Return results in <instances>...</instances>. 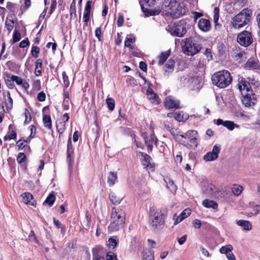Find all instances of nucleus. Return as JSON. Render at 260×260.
I'll return each mask as SVG.
<instances>
[{"label": "nucleus", "mask_w": 260, "mask_h": 260, "mask_svg": "<svg viewBox=\"0 0 260 260\" xmlns=\"http://www.w3.org/2000/svg\"><path fill=\"white\" fill-rule=\"evenodd\" d=\"M188 3L186 0H170L165 2L161 7L163 15L177 19L186 15L188 12Z\"/></svg>", "instance_id": "f257e3e1"}, {"label": "nucleus", "mask_w": 260, "mask_h": 260, "mask_svg": "<svg viewBox=\"0 0 260 260\" xmlns=\"http://www.w3.org/2000/svg\"><path fill=\"white\" fill-rule=\"evenodd\" d=\"M125 212L121 208L113 207L112 208L110 224L108 226L109 231H116L123 226L125 223Z\"/></svg>", "instance_id": "f03ea898"}, {"label": "nucleus", "mask_w": 260, "mask_h": 260, "mask_svg": "<svg viewBox=\"0 0 260 260\" xmlns=\"http://www.w3.org/2000/svg\"><path fill=\"white\" fill-rule=\"evenodd\" d=\"M252 16V10L245 8L232 19L231 24L235 28L243 27L250 22Z\"/></svg>", "instance_id": "7ed1b4c3"}, {"label": "nucleus", "mask_w": 260, "mask_h": 260, "mask_svg": "<svg viewBox=\"0 0 260 260\" xmlns=\"http://www.w3.org/2000/svg\"><path fill=\"white\" fill-rule=\"evenodd\" d=\"M212 81L214 85L223 88L231 83L232 78L228 71L223 70L214 73L212 76Z\"/></svg>", "instance_id": "20e7f679"}, {"label": "nucleus", "mask_w": 260, "mask_h": 260, "mask_svg": "<svg viewBox=\"0 0 260 260\" xmlns=\"http://www.w3.org/2000/svg\"><path fill=\"white\" fill-rule=\"evenodd\" d=\"M166 214L159 211L151 208L149 211V221L154 230L161 229L165 223Z\"/></svg>", "instance_id": "39448f33"}, {"label": "nucleus", "mask_w": 260, "mask_h": 260, "mask_svg": "<svg viewBox=\"0 0 260 260\" xmlns=\"http://www.w3.org/2000/svg\"><path fill=\"white\" fill-rule=\"evenodd\" d=\"M182 51L189 56H193L198 53L201 49V46L192 38H186L181 42Z\"/></svg>", "instance_id": "423d86ee"}, {"label": "nucleus", "mask_w": 260, "mask_h": 260, "mask_svg": "<svg viewBox=\"0 0 260 260\" xmlns=\"http://www.w3.org/2000/svg\"><path fill=\"white\" fill-rule=\"evenodd\" d=\"M248 81H247L245 78L243 77H240L238 78V87L239 90L243 93L244 92H251L253 91L251 86L254 87H258L259 83L257 81H255L254 79L251 80L250 78H248Z\"/></svg>", "instance_id": "0eeeda50"}, {"label": "nucleus", "mask_w": 260, "mask_h": 260, "mask_svg": "<svg viewBox=\"0 0 260 260\" xmlns=\"http://www.w3.org/2000/svg\"><path fill=\"white\" fill-rule=\"evenodd\" d=\"M170 34L174 36L182 37L186 32V24L184 20L176 22L170 30Z\"/></svg>", "instance_id": "6e6552de"}, {"label": "nucleus", "mask_w": 260, "mask_h": 260, "mask_svg": "<svg viewBox=\"0 0 260 260\" xmlns=\"http://www.w3.org/2000/svg\"><path fill=\"white\" fill-rule=\"evenodd\" d=\"M253 39L251 34L246 30L243 31L240 33L237 37L238 42L242 46L247 47L249 46L252 42Z\"/></svg>", "instance_id": "1a4fd4ad"}, {"label": "nucleus", "mask_w": 260, "mask_h": 260, "mask_svg": "<svg viewBox=\"0 0 260 260\" xmlns=\"http://www.w3.org/2000/svg\"><path fill=\"white\" fill-rule=\"evenodd\" d=\"M140 3L141 9L146 16H153L159 14V12L157 11H154L153 10L145 8V6L146 7L152 6L154 4L155 0H140Z\"/></svg>", "instance_id": "9d476101"}, {"label": "nucleus", "mask_w": 260, "mask_h": 260, "mask_svg": "<svg viewBox=\"0 0 260 260\" xmlns=\"http://www.w3.org/2000/svg\"><path fill=\"white\" fill-rule=\"evenodd\" d=\"M256 99L253 91L246 93L242 99V104L246 107H252L256 103Z\"/></svg>", "instance_id": "9b49d317"}, {"label": "nucleus", "mask_w": 260, "mask_h": 260, "mask_svg": "<svg viewBox=\"0 0 260 260\" xmlns=\"http://www.w3.org/2000/svg\"><path fill=\"white\" fill-rule=\"evenodd\" d=\"M164 105L167 109H180V101L173 96H169L165 98Z\"/></svg>", "instance_id": "f8f14e48"}, {"label": "nucleus", "mask_w": 260, "mask_h": 260, "mask_svg": "<svg viewBox=\"0 0 260 260\" xmlns=\"http://www.w3.org/2000/svg\"><path fill=\"white\" fill-rule=\"evenodd\" d=\"M220 151V146L215 145L211 151L208 152L204 156V159L206 161H213L216 159Z\"/></svg>", "instance_id": "ddd939ff"}, {"label": "nucleus", "mask_w": 260, "mask_h": 260, "mask_svg": "<svg viewBox=\"0 0 260 260\" xmlns=\"http://www.w3.org/2000/svg\"><path fill=\"white\" fill-rule=\"evenodd\" d=\"M191 214V210L189 209H186L183 210L179 216H177L175 214L173 216V219L174 220V225H177L183 219L187 217Z\"/></svg>", "instance_id": "4468645a"}, {"label": "nucleus", "mask_w": 260, "mask_h": 260, "mask_svg": "<svg viewBox=\"0 0 260 260\" xmlns=\"http://www.w3.org/2000/svg\"><path fill=\"white\" fill-rule=\"evenodd\" d=\"M198 25L199 29L204 32L209 31L211 27L210 21L208 19L204 18L199 20Z\"/></svg>", "instance_id": "2eb2a0df"}, {"label": "nucleus", "mask_w": 260, "mask_h": 260, "mask_svg": "<svg viewBox=\"0 0 260 260\" xmlns=\"http://www.w3.org/2000/svg\"><path fill=\"white\" fill-rule=\"evenodd\" d=\"M139 154L141 155V157L144 158L142 161L143 165L147 168L151 169V171H153L154 169L153 164L151 163V157L146 153L142 152H140Z\"/></svg>", "instance_id": "dca6fc26"}, {"label": "nucleus", "mask_w": 260, "mask_h": 260, "mask_svg": "<svg viewBox=\"0 0 260 260\" xmlns=\"http://www.w3.org/2000/svg\"><path fill=\"white\" fill-rule=\"evenodd\" d=\"M236 223L238 226L242 227L243 230L245 231H250L252 229V224L248 220L241 219L237 221Z\"/></svg>", "instance_id": "f3484780"}, {"label": "nucleus", "mask_w": 260, "mask_h": 260, "mask_svg": "<svg viewBox=\"0 0 260 260\" xmlns=\"http://www.w3.org/2000/svg\"><path fill=\"white\" fill-rule=\"evenodd\" d=\"M136 41L135 37L132 34L128 35L125 39L124 42V45L125 47H128L132 49L134 48V43Z\"/></svg>", "instance_id": "a211bd4d"}, {"label": "nucleus", "mask_w": 260, "mask_h": 260, "mask_svg": "<svg viewBox=\"0 0 260 260\" xmlns=\"http://www.w3.org/2000/svg\"><path fill=\"white\" fill-rule=\"evenodd\" d=\"M73 159V150L72 148V144L71 142V138H69L68 141L67 145V161L70 162Z\"/></svg>", "instance_id": "6ab92c4d"}, {"label": "nucleus", "mask_w": 260, "mask_h": 260, "mask_svg": "<svg viewBox=\"0 0 260 260\" xmlns=\"http://www.w3.org/2000/svg\"><path fill=\"white\" fill-rule=\"evenodd\" d=\"M145 139V143L146 145L148 147V149L150 151H151L152 149L153 146V143L155 142L156 143V138L155 137L154 134H151L150 137L149 138H144Z\"/></svg>", "instance_id": "aec40b11"}, {"label": "nucleus", "mask_w": 260, "mask_h": 260, "mask_svg": "<svg viewBox=\"0 0 260 260\" xmlns=\"http://www.w3.org/2000/svg\"><path fill=\"white\" fill-rule=\"evenodd\" d=\"M16 138V133L13 130V126L10 124L9 126V132L8 134L4 137L5 141L15 139Z\"/></svg>", "instance_id": "412c9836"}, {"label": "nucleus", "mask_w": 260, "mask_h": 260, "mask_svg": "<svg viewBox=\"0 0 260 260\" xmlns=\"http://www.w3.org/2000/svg\"><path fill=\"white\" fill-rule=\"evenodd\" d=\"M23 203L30 205H34L32 195L29 192H25L21 195Z\"/></svg>", "instance_id": "4be33fe9"}, {"label": "nucleus", "mask_w": 260, "mask_h": 260, "mask_svg": "<svg viewBox=\"0 0 260 260\" xmlns=\"http://www.w3.org/2000/svg\"><path fill=\"white\" fill-rule=\"evenodd\" d=\"M117 181V175L115 173L110 172L107 177V182L110 186H113Z\"/></svg>", "instance_id": "5701e85b"}, {"label": "nucleus", "mask_w": 260, "mask_h": 260, "mask_svg": "<svg viewBox=\"0 0 260 260\" xmlns=\"http://www.w3.org/2000/svg\"><path fill=\"white\" fill-rule=\"evenodd\" d=\"M43 122L44 126L50 129L52 128V122L51 117L47 114L43 115Z\"/></svg>", "instance_id": "b1692460"}, {"label": "nucleus", "mask_w": 260, "mask_h": 260, "mask_svg": "<svg viewBox=\"0 0 260 260\" xmlns=\"http://www.w3.org/2000/svg\"><path fill=\"white\" fill-rule=\"evenodd\" d=\"M189 117L187 113H183V112H180L178 113L176 112L175 115V119L178 121H184L186 120Z\"/></svg>", "instance_id": "393cba45"}, {"label": "nucleus", "mask_w": 260, "mask_h": 260, "mask_svg": "<svg viewBox=\"0 0 260 260\" xmlns=\"http://www.w3.org/2000/svg\"><path fill=\"white\" fill-rule=\"evenodd\" d=\"M147 96L149 100H152V102L155 103L156 104H159V102L158 100V97L155 93H154L152 90H147Z\"/></svg>", "instance_id": "a878e982"}, {"label": "nucleus", "mask_w": 260, "mask_h": 260, "mask_svg": "<svg viewBox=\"0 0 260 260\" xmlns=\"http://www.w3.org/2000/svg\"><path fill=\"white\" fill-rule=\"evenodd\" d=\"M203 205L206 208H212L214 209H216L218 206L217 204L215 202L208 199L203 201Z\"/></svg>", "instance_id": "bb28decb"}, {"label": "nucleus", "mask_w": 260, "mask_h": 260, "mask_svg": "<svg viewBox=\"0 0 260 260\" xmlns=\"http://www.w3.org/2000/svg\"><path fill=\"white\" fill-rule=\"evenodd\" d=\"M170 55V51L168 50L166 52H162L160 55L158 56V64L161 65L165 61L167 60V59L168 58V57Z\"/></svg>", "instance_id": "cd10ccee"}, {"label": "nucleus", "mask_w": 260, "mask_h": 260, "mask_svg": "<svg viewBox=\"0 0 260 260\" xmlns=\"http://www.w3.org/2000/svg\"><path fill=\"white\" fill-rule=\"evenodd\" d=\"M35 75L37 76H40L42 74V63L41 59H38L36 60L35 63Z\"/></svg>", "instance_id": "c85d7f7f"}, {"label": "nucleus", "mask_w": 260, "mask_h": 260, "mask_svg": "<svg viewBox=\"0 0 260 260\" xmlns=\"http://www.w3.org/2000/svg\"><path fill=\"white\" fill-rule=\"evenodd\" d=\"M182 138H187L190 140L192 138L198 137V132L194 130H190L187 131L184 135H180Z\"/></svg>", "instance_id": "c756f323"}, {"label": "nucleus", "mask_w": 260, "mask_h": 260, "mask_svg": "<svg viewBox=\"0 0 260 260\" xmlns=\"http://www.w3.org/2000/svg\"><path fill=\"white\" fill-rule=\"evenodd\" d=\"M109 198L112 203L116 204H119L122 199V197H117L114 192L110 193Z\"/></svg>", "instance_id": "7c9ffc66"}, {"label": "nucleus", "mask_w": 260, "mask_h": 260, "mask_svg": "<svg viewBox=\"0 0 260 260\" xmlns=\"http://www.w3.org/2000/svg\"><path fill=\"white\" fill-rule=\"evenodd\" d=\"M165 180L167 184V187L169 188L172 192H175L177 190V186L174 184L173 181L169 178H166Z\"/></svg>", "instance_id": "2f4dec72"}, {"label": "nucleus", "mask_w": 260, "mask_h": 260, "mask_svg": "<svg viewBox=\"0 0 260 260\" xmlns=\"http://www.w3.org/2000/svg\"><path fill=\"white\" fill-rule=\"evenodd\" d=\"M223 126L226 127L230 131H233L235 127L239 128V126L233 121L230 120L224 121Z\"/></svg>", "instance_id": "473e14b6"}, {"label": "nucleus", "mask_w": 260, "mask_h": 260, "mask_svg": "<svg viewBox=\"0 0 260 260\" xmlns=\"http://www.w3.org/2000/svg\"><path fill=\"white\" fill-rule=\"evenodd\" d=\"M118 240L116 238H110L107 242V246L110 249H113L117 245Z\"/></svg>", "instance_id": "72a5a7b5"}, {"label": "nucleus", "mask_w": 260, "mask_h": 260, "mask_svg": "<svg viewBox=\"0 0 260 260\" xmlns=\"http://www.w3.org/2000/svg\"><path fill=\"white\" fill-rule=\"evenodd\" d=\"M246 66L247 67L252 69H256L258 67L257 61L253 58L249 59L246 63Z\"/></svg>", "instance_id": "f704fd0d"}, {"label": "nucleus", "mask_w": 260, "mask_h": 260, "mask_svg": "<svg viewBox=\"0 0 260 260\" xmlns=\"http://www.w3.org/2000/svg\"><path fill=\"white\" fill-rule=\"evenodd\" d=\"M7 99L6 100V107L7 110H9L13 108V100L11 97L10 92L8 91L7 92Z\"/></svg>", "instance_id": "c9c22d12"}, {"label": "nucleus", "mask_w": 260, "mask_h": 260, "mask_svg": "<svg viewBox=\"0 0 260 260\" xmlns=\"http://www.w3.org/2000/svg\"><path fill=\"white\" fill-rule=\"evenodd\" d=\"M175 62L172 59H169L165 65L166 72L171 73L174 70Z\"/></svg>", "instance_id": "e433bc0d"}, {"label": "nucleus", "mask_w": 260, "mask_h": 260, "mask_svg": "<svg viewBox=\"0 0 260 260\" xmlns=\"http://www.w3.org/2000/svg\"><path fill=\"white\" fill-rule=\"evenodd\" d=\"M231 189L232 192L237 196L240 195L243 190L242 187L237 184H234Z\"/></svg>", "instance_id": "4c0bfd02"}, {"label": "nucleus", "mask_w": 260, "mask_h": 260, "mask_svg": "<svg viewBox=\"0 0 260 260\" xmlns=\"http://www.w3.org/2000/svg\"><path fill=\"white\" fill-rule=\"evenodd\" d=\"M233 249V246L231 245H226L224 246H222L219 250L221 253L226 254L230 252H231Z\"/></svg>", "instance_id": "58836bf2"}, {"label": "nucleus", "mask_w": 260, "mask_h": 260, "mask_svg": "<svg viewBox=\"0 0 260 260\" xmlns=\"http://www.w3.org/2000/svg\"><path fill=\"white\" fill-rule=\"evenodd\" d=\"M55 200V197L54 194L50 193L46 198L44 204L46 203L48 204L50 206H51L54 204Z\"/></svg>", "instance_id": "ea45409f"}, {"label": "nucleus", "mask_w": 260, "mask_h": 260, "mask_svg": "<svg viewBox=\"0 0 260 260\" xmlns=\"http://www.w3.org/2000/svg\"><path fill=\"white\" fill-rule=\"evenodd\" d=\"M215 187L212 184H207V188L204 189L203 190L206 194L209 196L213 194V190L215 189Z\"/></svg>", "instance_id": "a19ab883"}, {"label": "nucleus", "mask_w": 260, "mask_h": 260, "mask_svg": "<svg viewBox=\"0 0 260 260\" xmlns=\"http://www.w3.org/2000/svg\"><path fill=\"white\" fill-rule=\"evenodd\" d=\"M106 103L109 110L112 111L115 108V101L114 99L111 98H108L106 99Z\"/></svg>", "instance_id": "79ce46f5"}, {"label": "nucleus", "mask_w": 260, "mask_h": 260, "mask_svg": "<svg viewBox=\"0 0 260 260\" xmlns=\"http://www.w3.org/2000/svg\"><path fill=\"white\" fill-rule=\"evenodd\" d=\"M70 13L71 15V18L73 17V15L75 17L76 16V3L75 0H73L71 4Z\"/></svg>", "instance_id": "37998d69"}, {"label": "nucleus", "mask_w": 260, "mask_h": 260, "mask_svg": "<svg viewBox=\"0 0 260 260\" xmlns=\"http://www.w3.org/2000/svg\"><path fill=\"white\" fill-rule=\"evenodd\" d=\"M5 23L7 30L9 31H11L13 29L14 23V20L11 19L8 20V19H7Z\"/></svg>", "instance_id": "c03bdc74"}, {"label": "nucleus", "mask_w": 260, "mask_h": 260, "mask_svg": "<svg viewBox=\"0 0 260 260\" xmlns=\"http://www.w3.org/2000/svg\"><path fill=\"white\" fill-rule=\"evenodd\" d=\"M62 79H63L64 87H65V88L68 87L69 86V84H70V82L69 80L68 77L67 75L65 72H62Z\"/></svg>", "instance_id": "a18cd8bd"}, {"label": "nucleus", "mask_w": 260, "mask_h": 260, "mask_svg": "<svg viewBox=\"0 0 260 260\" xmlns=\"http://www.w3.org/2000/svg\"><path fill=\"white\" fill-rule=\"evenodd\" d=\"M213 21L215 24H216L219 19V8L215 7L213 10Z\"/></svg>", "instance_id": "49530a36"}, {"label": "nucleus", "mask_w": 260, "mask_h": 260, "mask_svg": "<svg viewBox=\"0 0 260 260\" xmlns=\"http://www.w3.org/2000/svg\"><path fill=\"white\" fill-rule=\"evenodd\" d=\"M24 114L25 117L24 123L27 124L28 122H29L31 119V115H30L29 111L27 109H25Z\"/></svg>", "instance_id": "de8ad7c7"}, {"label": "nucleus", "mask_w": 260, "mask_h": 260, "mask_svg": "<svg viewBox=\"0 0 260 260\" xmlns=\"http://www.w3.org/2000/svg\"><path fill=\"white\" fill-rule=\"evenodd\" d=\"M40 52V48L34 46L31 48V53L33 57L37 58L38 56V54Z\"/></svg>", "instance_id": "09e8293b"}, {"label": "nucleus", "mask_w": 260, "mask_h": 260, "mask_svg": "<svg viewBox=\"0 0 260 260\" xmlns=\"http://www.w3.org/2000/svg\"><path fill=\"white\" fill-rule=\"evenodd\" d=\"M21 39V35L17 30H15L13 35V42L16 43L18 42Z\"/></svg>", "instance_id": "8fccbe9b"}, {"label": "nucleus", "mask_w": 260, "mask_h": 260, "mask_svg": "<svg viewBox=\"0 0 260 260\" xmlns=\"http://www.w3.org/2000/svg\"><path fill=\"white\" fill-rule=\"evenodd\" d=\"M11 78L12 79V80L14 82H15L18 85H21L22 84V79L17 76L12 75L11 77Z\"/></svg>", "instance_id": "3c124183"}, {"label": "nucleus", "mask_w": 260, "mask_h": 260, "mask_svg": "<svg viewBox=\"0 0 260 260\" xmlns=\"http://www.w3.org/2000/svg\"><path fill=\"white\" fill-rule=\"evenodd\" d=\"M46 99V94L43 92L41 91L38 94L37 100L40 102H44Z\"/></svg>", "instance_id": "603ef678"}, {"label": "nucleus", "mask_w": 260, "mask_h": 260, "mask_svg": "<svg viewBox=\"0 0 260 260\" xmlns=\"http://www.w3.org/2000/svg\"><path fill=\"white\" fill-rule=\"evenodd\" d=\"M124 22V17L122 15L120 14L119 15L117 21V26L118 27H121L123 25Z\"/></svg>", "instance_id": "864d4df0"}, {"label": "nucleus", "mask_w": 260, "mask_h": 260, "mask_svg": "<svg viewBox=\"0 0 260 260\" xmlns=\"http://www.w3.org/2000/svg\"><path fill=\"white\" fill-rule=\"evenodd\" d=\"M116 256L112 252H109L107 254L105 260H116Z\"/></svg>", "instance_id": "5fc2aeb1"}, {"label": "nucleus", "mask_w": 260, "mask_h": 260, "mask_svg": "<svg viewBox=\"0 0 260 260\" xmlns=\"http://www.w3.org/2000/svg\"><path fill=\"white\" fill-rule=\"evenodd\" d=\"M25 158V155L23 153H19L17 157V160L19 163L23 162Z\"/></svg>", "instance_id": "6e6d98bb"}, {"label": "nucleus", "mask_w": 260, "mask_h": 260, "mask_svg": "<svg viewBox=\"0 0 260 260\" xmlns=\"http://www.w3.org/2000/svg\"><path fill=\"white\" fill-rule=\"evenodd\" d=\"M144 260H154L153 255L149 252L143 254Z\"/></svg>", "instance_id": "4d7b16f0"}, {"label": "nucleus", "mask_w": 260, "mask_h": 260, "mask_svg": "<svg viewBox=\"0 0 260 260\" xmlns=\"http://www.w3.org/2000/svg\"><path fill=\"white\" fill-rule=\"evenodd\" d=\"M91 3V1H88L86 2L84 12L90 13Z\"/></svg>", "instance_id": "13d9d810"}, {"label": "nucleus", "mask_w": 260, "mask_h": 260, "mask_svg": "<svg viewBox=\"0 0 260 260\" xmlns=\"http://www.w3.org/2000/svg\"><path fill=\"white\" fill-rule=\"evenodd\" d=\"M6 84L7 87L10 89H12L14 87V81L12 80V79L10 78V79H7L6 80Z\"/></svg>", "instance_id": "bf43d9fd"}, {"label": "nucleus", "mask_w": 260, "mask_h": 260, "mask_svg": "<svg viewBox=\"0 0 260 260\" xmlns=\"http://www.w3.org/2000/svg\"><path fill=\"white\" fill-rule=\"evenodd\" d=\"M29 44V42L28 39L22 40L19 44V46L21 48H24Z\"/></svg>", "instance_id": "052dcab7"}, {"label": "nucleus", "mask_w": 260, "mask_h": 260, "mask_svg": "<svg viewBox=\"0 0 260 260\" xmlns=\"http://www.w3.org/2000/svg\"><path fill=\"white\" fill-rule=\"evenodd\" d=\"M193 226L195 229H199L201 226L202 223L201 220L199 219H195L193 221Z\"/></svg>", "instance_id": "680f3d73"}, {"label": "nucleus", "mask_w": 260, "mask_h": 260, "mask_svg": "<svg viewBox=\"0 0 260 260\" xmlns=\"http://www.w3.org/2000/svg\"><path fill=\"white\" fill-rule=\"evenodd\" d=\"M204 54L206 55L208 60H210L212 59V55L210 49H206Z\"/></svg>", "instance_id": "e2e57ef3"}, {"label": "nucleus", "mask_w": 260, "mask_h": 260, "mask_svg": "<svg viewBox=\"0 0 260 260\" xmlns=\"http://www.w3.org/2000/svg\"><path fill=\"white\" fill-rule=\"evenodd\" d=\"M16 144L19 149H22L25 146V145L24 144V142L23 141L22 139H21L19 140H18L16 142Z\"/></svg>", "instance_id": "0e129e2a"}, {"label": "nucleus", "mask_w": 260, "mask_h": 260, "mask_svg": "<svg viewBox=\"0 0 260 260\" xmlns=\"http://www.w3.org/2000/svg\"><path fill=\"white\" fill-rule=\"evenodd\" d=\"M187 239V235H185L182 236L181 238H178V243L181 245L184 243Z\"/></svg>", "instance_id": "69168bd1"}, {"label": "nucleus", "mask_w": 260, "mask_h": 260, "mask_svg": "<svg viewBox=\"0 0 260 260\" xmlns=\"http://www.w3.org/2000/svg\"><path fill=\"white\" fill-rule=\"evenodd\" d=\"M140 68L143 71L146 72L147 71V64L143 61H140L139 63Z\"/></svg>", "instance_id": "338daca9"}, {"label": "nucleus", "mask_w": 260, "mask_h": 260, "mask_svg": "<svg viewBox=\"0 0 260 260\" xmlns=\"http://www.w3.org/2000/svg\"><path fill=\"white\" fill-rule=\"evenodd\" d=\"M33 87L37 90L40 89V81L39 80H36L34 81Z\"/></svg>", "instance_id": "774afa93"}]
</instances>
